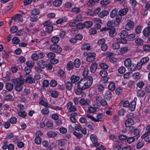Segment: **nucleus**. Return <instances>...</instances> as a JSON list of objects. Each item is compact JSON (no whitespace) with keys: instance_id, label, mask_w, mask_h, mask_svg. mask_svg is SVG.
Here are the masks:
<instances>
[{"instance_id":"obj_1","label":"nucleus","mask_w":150,"mask_h":150,"mask_svg":"<svg viewBox=\"0 0 150 150\" xmlns=\"http://www.w3.org/2000/svg\"><path fill=\"white\" fill-rule=\"evenodd\" d=\"M11 81L16 84L15 86V89L17 91H20L22 89V85L24 83V81L22 79H13Z\"/></svg>"},{"instance_id":"obj_2","label":"nucleus","mask_w":150,"mask_h":150,"mask_svg":"<svg viewBox=\"0 0 150 150\" xmlns=\"http://www.w3.org/2000/svg\"><path fill=\"white\" fill-rule=\"evenodd\" d=\"M50 48V50L53 52L59 53L61 52L62 50L61 47L56 44L51 45Z\"/></svg>"},{"instance_id":"obj_3","label":"nucleus","mask_w":150,"mask_h":150,"mask_svg":"<svg viewBox=\"0 0 150 150\" xmlns=\"http://www.w3.org/2000/svg\"><path fill=\"white\" fill-rule=\"evenodd\" d=\"M129 131L133 133L134 137H136V139H137L140 136L139 133L140 131L138 129L135 128L134 127H131L129 129Z\"/></svg>"},{"instance_id":"obj_4","label":"nucleus","mask_w":150,"mask_h":150,"mask_svg":"<svg viewBox=\"0 0 150 150\" xmlns=\"http://www.w3.org/2000/svg\"><path fill=\"white\" fill-rule=\"evenodd\" d=\"M90 138L91 141L93 143V144L91 145V146H97L99 145V144L98 143L97 138L95 135H91Z\"/></svg>"},{"instance_id":"obj_5","label":"nucleus","mask_w":150,"mask_h":150,"mask_svg":"<svg viewBox=\"0 0 150 150\" xmlns=\"http://www.w3.org/2000/svg\"><path fill=\"white\" fill-rule=\"evenodd\" d=\"M87 84V86L89 88L92 85L93 81V79L91 76H88L83 79Z\"/></svg>"},{"instance_id":"obj_6","label":"nucleus","mask_w":150,"mask_h":150,"mask_svg":"<svg viewBox=\"0 0 150 150\" xmlns=\"http://www.w3.org/2000/svg\"><path fill=\"white\" fill-rule=\"evenodd\" d=\"M78 85L79 87L81 88L82 89L85 90L88 88V86H87V84L83 79H82L80 80Z\"/></svg>"},{"instance_id":"obj_7","label":"nucleus","mask_w":150,"mask_h":150,"mask_svg":"<svg viewBox=\"0 0 150 150\" xmlns=\"http://www.w3.org/2000/svg\"><path fill=\"white\" fill-rule=\"evenodd\" d=\"M67 109L70 112H75L76 110V108L73 105L72 102H69L67 105Z\"/></svg>"},{"instance_id":"obj_8","label":"nucleus","mask_w":150,"mask_h":150,"mask_svg":"<svg viewBox=\"0 0 150 150\" xmlns=\"http://www.w3.org/2000/svg\"><path fill=\"white\" fill-rule=\"evenodd\" d=\"M134 25V23L131 21H129L127 22L125 26V29L127 30H132L133 28Z\"/></svg>"},{"instance_id":"obj_9","label":"nucleus","mask_w":150,"mask_h":150,"mask_svg":"<svg viewBox=\"0 0 150 150\" xmlns=\"http://www.w3.org/2000/svg\"><path fill=\"white\" fill-rule=\"evenodd\" d=\"M12 20H14L17 22H22L23 19L22 16L20 14H17L11 19Z\"/></svg>"},{"instance_id":"obj_10","label":"nucleus","mask_w":150,"mask_h":150,"mask_svg":"<svg viewBox=\"0 0 150 150\" xmlns=\"http://www.w3.org/2000/svg\"><path fill=\"white\" fill-rule=\"evenodd\" d=\"M96 54L95 53H92L89 54L86 58V60L87 61L91 62L94 60L95 59Z\"/></svg>"},{"instance_id":"obj_11","label":"nucleus","mask_w":150,"mask_h":150,"mask_svg":"<svg viewBox=\"0 0 150 150\" xmlns=\"http://www.w3.org/2000/svg\"><path fill=\"white\" fill-rule=\"evenodd\" d=\"M125 124L126 127L130 128L131 127H133L132 126L134 124L133 120L131 118H128L126 120Z\"/></svg>"},{"instance_id":"obj_12","label":"nucleus","mask_w":150,"mask_h":150,"mask_svg":"<svg viewBox=\"0 0 150 150\" xmlns=\"http://www.w3.org/2000/svg\"><path fill=\"white\" fill-rule=\"evenodd\" d=\"M109 35L112 37H114L116 35L115 29L114 26H112L110 28L109 32Z\"/></svg>"},{"instance_id":"obj_13","label":"nucleus","mask_w":150,"mask_h":150,"mask_svg":"<svg viewBox=\"0 0 150 150\" xmlns=\"http://www.w3.org/2000/svg\"><path fill=\"white\" fill-rule=\"evenodd\" d=\"M79 79V77L78 76H76L75 75H72L71 78V80L72 83H78Z\"/></svg>"},{"instance_id":"obj_14","label":"nucleus","mask_w":150,"mask_h":150,"mask_svg":"<svg viewBox=\"0 0 150 150\" xmlns=\"http://www.w3.org/2000/svg\"><path fill=\"white\" fill-rule=\"evenodd\" d=\"M104 98L107 100H110L112 97V93L110 91L108 90L104 93Z\"/></svg>"},{"instance_id":"obj_15","label":"nucleus","mask_w":150,"mask_h":150,"mask_svg":"<svg viewBox=\"0 0 150 150\" xmlns=\"http://www.w3.org/2000/svg\"><path fill=\"white\" fill-rule=\"evenodd\" d=\"M38 65L41 68L44 69L46 67V63L43 60H40L38 62Z\"/></svg>"},{"instance_id":"obj_16","label":"nucleus","mask_w":150,"mask_h":150,"mask_svg":"<svg viewBox=\"0 0 150 150\" xmlns=\"http://www.w3.org/2000/svg\"><path fill=\"white\" fill-rule=\"evenodd\" d=\"M136 103V102L135 101H132L130 103L128 107L131 111H133L135 110Z\"/></svg>"},{"instance_id":"obj_17","label":"nucleus","mask_w":150,"mask_h":150,"mask_svg":"<svg viewBox=\"0 0 150 150\" xmlns=\"http://www.w3.org/2000/svg\"><path fill=\"white\" fill-rule=\"evenodd\" d=\"M109 13V11L108 10H104L100 12L98 14V16L101 18H103V17L108 15Z\"/></svg>"},{"instance_id":"obj_18","label":"nucleus","mask_w":150,"mask_h":150,"mask_svg":"<svg viewBox=\"0 0 150 150\" xmlns=\"http://www.w3.org/2000/svg\"><path fill=\"white\" fill-rule=\"evenodd\" d=\"M97 67V64L96 62L92 63L90 67V70L92 73H94L96 71Z\"/></svg>"},{"instance_id":"obj_19","label":"nucleus","mask_w":150,"mask_h":150,"mask_svg":"<svg viewBox=\"0 0 150 150\" xmlns=\"http://www.w3.org/2000/svg\"><path fill=\"white\" fill-rule=\"evenodd\" d=\"M79 103L82 105H86L89 104L90 102L88 100H86L84 99L81 98L79 100Z\"/></svg>"},{"instance_id":"obj_20","label":"nucleus","mask_w":150,"mask_h":150,"mask_svg":"<svg viewBox=\"0 0 150 150\" xmlns=\"http://www.w3.org/2000/svg\"><path fill=\"white\" fill-rule=\"evenodd\" d=\"M128 35V33L125 30H122L120 33L121 38H126Z\"/></svg>"},{"instance_id":"obj_21","label":"nucleus","mask_w":150,"mask_h":150,"mask_svg":"<svg viewBox=\"0 0 150 150\" xmlns=\"http://www.w3.org/2000/svg\"><path fill=\"white\" fill-rule=\"evenodd\" d=\"M128 9L127 8H124L121 9L118 12L119 15L123 16L125 15L128 12Z\"/></svg>"},{"instance_id":"obj_22","label":"nucleus","mask_w":150,"mask_h":150,"mask_svg":"<svg viewBox=\"0 0 150 150\" xmlns=\"http://www.w3.org/2000/svg\"><path fill=\"white\" fill-rule=\"evenodd\" d=\"M143 34L145 36H148L150 35V29L148 27L146 28L143 30Z\"/></svg>"},{"instance_id":"obj_23","label":"nucleus","mask_w":150,"mask_h":150,"mask_svg":"<svg viewBox=\"0 0 150 150\" xmlns=\"http://www.w3.org/2000/svg\"><path fill=\"white\" fill-rule=\"evenodd\" d=\"M73 63L74 66L77 68H79L81 65L80 61L78 59H75Z\"/></svg>"},{"instance_id":"obj_24","label":"nucleus","mask_w":150,"mask_h":150,"mask_svg":"<svg viewBox=\"0 0 150 150\" xmlns=\"http://www.w3.org/2000/svg\"><path fill=\"white\" fill-rule=\"evenodd\" d=\"M108 88L110 90L112 91H113L115 89V85L114 82H111L108 85Z\"/></svg>"},{"instance_id":"obj_25","label":"nucleus","mask_w":150,"mask_h":150,"mask_svg":"<svg viewBox=\"0 0 150 150\" xmlns=\"http://www.w3.org/2000/svg\"><path fill=\"white\" fill-rule=\"evenodd\" d=\"M117 8H115L113 9L110 14V17L112 18L115 17L117 15Z\"/></svg>"},{"instance_id":"obj_26","label":"nucleus","mask_w":150,"mask_h":150,"mask_svg":"<svg viewBox=\"0 0 150 150\" xmlns=\"http://www.w3.org/2000/svg\"><path fill=\"white\" fill-rule=\"evenodd\" d=\"M74 68V65L73 62L72 61L69 62L67 66V69L68 70H70Z\"/></svg>"},{"instance_id":"obj_27","label":"nucleus","mask_w":150,"mask_h":150,"mask_svg":"<svg viewBox=\"0 0 150 150\" xmlns=\"http://www.w3.org/2000/svg\"><path fill=\"white\" fill-rule=\"evenodd\" d=\"M49 108L45 107L42 109L41 112L42 114L44 115H47L49 113Z\"/></svg>"},{"instance_id":"obj_28","label":"nucleus","mask_w":150,"mask_h":150,"mask_svg":"<svg viewBox=\"0 0 150 150\" xmlns=\"http://www.w3.org/2000/svg\"><path fill=\"white\" fill-rule=\"evenodd\" d=\"M47 135L49 137H56L57 134L55 132L52 131H50L47 132Z\"/></svg>"},{"instance_id":"obj_29","label":"nucleus","mask_w":150,"mask_h":150,"mask_svg":"<svg viewBox=\"0 0 150 150\" xmlns=\"http://www.w3.org/2000/svg\"><path fill=\"white\" fill-rule=\"evenodd\" d=\"M25 81L26 82L32 84L35 83V81L34 79L32 77H27L25 79Z\"/></svg>"},{"instance_id":"obj_30","label":"nucleus","mask_w":150,"mask_h":150,"mask_svg":"<svg viewBox=\"0 0 150 150\" xmlns=\"http://www.w3.org/2000/svg\"><path fill=\"white\" fill-rule=\"evenodd\" d=\"M104 116L102 113L98 114L96 117V119L95 118V122L101 121V120L103 118Z\"/></svg>"},{"instance_id":"obj_31","label":"nucleus","mask_w":150,"mask_h":150,"mask_svg":"<svg viewBox=\"0 0 150 150\" xmlns=\"http://www.w3.org/2000/svg\"><path fill=\"white\" fill-rule=\"evenodd\" d=\"M62 1L61 0H55L53 2V5L56 7L60 6L62 4Z\"/></svg>"},{"instance_id":"obj_32","label":"nucleus","mask_w":150,"mask_h":150,"mask_svg":"<svg viewBox=\"0 0 150 150\" xmlns=\"http://www.w3.org/2000/svg\"><path fill=\"white\" fill-rule=\"evenodd\" d=\"M59 40V38L57 36H53L51 39V41L53 43H54V44L57 43Z\"/></svg>"},{"instance_id":"obj_33","label":"nucleus","mask_w":150,"mask_h":150,"mask_svg":"<svg viewBox=\"0 0 150 150\" xmlns=\"http://www.w3.org/2000/svg\"><path fill=\"white\" fill-rule=\"evenodd\" d=\"M66 89L69 91L71 90L72 88V83L70 81H67L65 84Z\"/></svg>"},{"instance_id":"obj_34","label":"nucleus","mask_w":150,"mask_h":150,"mask_svg":"<svg viewBox=\"0 0 150 150\" xmlns=\"http://www.w3.org/2000/svg\"><path fill=\"white\" fill-rule=\"evenodd\" d=\"M84 90L82 89L81 88H80L77 85V88L75 90V92L77 95H80L82 93V91Z\"/></svg>"},{"instance_id":"obj_35","label":"nucleus","mask_w":150,"mask_h":150,"mask_svg":"<svg viewBox=\"0 0 150 150\" xmlns=\"http://www.w3.org/2000/svg\"><path fill=\"white\" fill-rule=\"evenodd\" d=\"M131 59L130 58H127L125 60L124 63L125 66L128 67L131 64Z\"/></svg>"},{"instance_id":"obj_36","label":"nucleus","mask_w":150,"mask_h":150,"mask_svg":"<svg viewBox=\"0 0 150 150\" xmlns=\"http://www.w3.org/2000/svg\"><path fill=\"white\" fill-rule=\"evenodd\" d=\"M6 89L9 91H11L13 88V86L11 83H7L6 84Z\"/></svg>"},{"instance_id":"obj_37","label":"nucleus","mask_w":150,"mask_h":150,"mask_svg":"<svg viewBox=\"0 0 150 150\" xmlns=\"http://www.w3.org/2000/svg\"><path fill=\"white\" fill-rule=\"evenodd\" d=\"M96 106H95V108L91 106L90 107L88 108V111L89 113H93L96 111Z\"/></svg>"},{"instance_id":"obj_38","label":"nucleus","mask_w":150,"mask_h":150,"mask_svg":"<svg viewBox=\"0 0 150 150\" xmlns=\"http://www.w3.org/2000/svg\"><path fill=\"white\" fill-rule=\"evenodd\" d=\"M132 77L134 79L137 80L140 78L141 75L139 72H136L133 74Z\"/></svg>"},{"instance_id":"obj_39","label":"nucleus","mask_w":150,"mask_h":150,"mask_svg":"<svg viewBox=\"0 0 150 150\" xmlns=\"http://www.w3.org/2000/svg\"><path fill=\"white\" fill-rule=\"evenodd\" d=\"M149 58L147 57H146L142 58L140 59V61L144 65L147 63L149 61Z\"/></svg>"},{"instance_id":"obj_40","label":"nucleus","mask_w":150,"mask_h":150,"mask_svg":"<svg viewBox=\"0 0 150 150\" xmlns=\"http://www.w3.org/2000/svg\"><path fill=\"white\" fill-rule=\"evenodd\" d=\"M84 28H89L92 26V22L91 21L85 22L83 23Z\"/></svg>"},{"instance_id":"obj_41","label":"nucleus","mask_w":150,"mask_h":150,"mask_svg":"<svg viewBox=\"0 0 150 150\" xmlns=\"http://www.w3.org/2000/svg\"><path fill=\"white\" fill-rule=\"evenodd\" d=\"M40 13V11L39 9H34L32 10L31 11L32 15H38Z\"/></svg>"},{"instance_id":"obj_42","label":"nucleus","mask_w":150,"mask_h":150,"mask_svg":"<svg viewBox=\"0 0 150 150\" xmlns=\"http://www.w3.org/2000/svg\"><path fill=\"white\" fill-rule=\"evenodd\" d=\"M77 28L79 29H83L84 28V26L83 23H79L76 24V25Z\"/></svg>"},{"instance_id":"obj_43","label":"nucleus","mask_w":150,"mask_h":150,"mask_svg":"<svg viewBox=\"0 0 150 150\" xmlns=\"http://www.w3.org/2000/svg\"><path fill=\"white\" fill-rule=\"evenodd\" d=\"M53 30V27L50 25L47 27L46 28V31L48 33H50Z\"/></svg>"},{"instance_id":"obj_44","label":"nucleus","mask_w":150,"mask_h":150,"mask_svg":"<svg viewBox=\"0 0 150 150\" xmlns=\"http://www.w3.org/2000/svg\"><path fill=\"white\" fill-rule=\"evenodd\" d=\"M52 96L54 98H57L59 95L58 92L56 90L52 91L51 93Z\"/></svg>"},{"instance_id":"obj_45","label":"nucleus","mask_w":150,"mask_h":150,"mask_svg":"<svg viewBox=\"0 0 150 150\" xmlns=\"http://www.w3.org/2000/svg\"><path fill=\"white\" fill-rule=\"evenodd\" d=\"M100 76L103 77H107L108 75L106 71L104 70L101 71H100Z\"/></svg>"},{"instance_id":"obj_46","label":"nucleus","mask_w":150,"mask_h":150,"mask_svg":"<svg viewBox=\"0 0 150 150\" xmlns=\"http://www.w3.org/2000/svg\"><path fill=\"white\" fill-rule=\"evenodd\" d=\"M46 55L48 58H50V59H52L55 57V54L52 52H49L48 54L46 53Z\"/></svg>"},{"instance_id":"obj_47","label":"nucleus","mask_w":150,"mask_h":150,"mask_svg":"<svg viewBox=\"0 0 150 150\" xmlns=\"http://www.w3.org/2000/svg\"><path fill=\"white\" fill-rule=\"evenodd\" d=\"M39 104L42 105H43L45 107L50 108L49 105L48 103L43 100L40 101L39 103Z\"/></svg>"},{"instance_id":"obj_48","label":"nucleus","mask_w":150,"mask_h":150,"mask_svg":"<svg viewBox=\"0 0 150 150\" xmlns=\"http://www.w3.org/2000/svg\"><path fill=\"white\" fill-rule=\"evenodd\" d=\"M19 39L17 37H13L12 39V42L13 44H18L20 42Z\"/></svg>"},{"instance_id":"obj_49","label":"nucleus","mask_w":150,"mask_h":150,"mask_svg":"<svg viewBox=\"0 0 150 150\" xmlns=\"http://www.w3.org/2000/svg\"><path fill=\"white\" fill-rule=\"evenodd\" d=\"M137 94L138 96L141 97L144 96L145 93L143 91L140 90L138 91Z\"/></svg>"},{"instance_id":"obj_50","label":"nucleus","mask_w":150,"mask_h":150,"mask_svg":"<svg viewBox=\"0 0 150 150\" xmlns=\"http://www.w3.org/2000/svg\"><path fill=\"white\" fill-rule=\"evenodd\" d=\"M98 89L99 92H101L104 91V87L102 84H99L97 85Z\"/></svg>"},{"instance_id":"obj_51","label":"nucleus","mask_w":150,"mask_h":150,"mask_svg":"<svg viewBox=\"0 0 150 150\" xmlns=\"http://www.w3.org/2000/svg\"><path fill=\"white\" fill-rule=\"evenodd\" d=\"M18 114L20 117H24L26 116L27 113L24 111H20L18 112Z\"/></svg>"},{"instance_id":"obj_52","label":"nucleus","mask_w":150,"mask_h":150,"mask_svg":"<svg viewBox=\"0 0 150 150\" xmlns=\"http://www.w3.org/2000/svg\"><path fill=\"white\" fill-rule=\"evenodd\" d=\"M59 131L62 134H64L67 132V130L66 128L62 127L59 129Z\"/></svg>"},{"instance_id":"obj_53","label":"nucleus","mask_w":150,"mask_h":150,"mask_svg":"<svg viewBox=\"0 0 150 150\" xmlns=\"http://www.w3.org/2000/svg\"><path fill=\"white\" fill-rule=\"evenodd\" d=\"M125 70L126 69L125 67H121L118 69V71L120 74H123L125 73Z\"/></svg>"},{"instance_id":"obj_54","label":"nucleus","mask_w":150,"mask_h":150,"mask_svg":"<svg viewBox=\"0 0 150 150\" xmlns=\"http://www.w3.org/2000/svg\"><path fill=\"white\" fill-rule=\"evenodd\" d=\"M105 40L104 39L102 38L98 41V44L101 46L104 44H105Z\"/></svg>"},{"instance_id":"obj_55","label":"nucleus","mask_w":150,"mask_h":150,"mask_svg":"<svg viewBox=\"0 0 150 150\" xmlns=\"http://www.w3.org/2000/svg\"><path fill=\"white\" fill-rule=\"evenodd\" d=\"M103 99L102 97L100 95L98 94L96 95V100L97 103H100Z\"/></svg>"},{"instance_id":"obj_56","label":"nucleus","mask_w":150,"mask_h":150,"mask_svg":"<svg viewBox=\"0 0 150 150\" xmlns=\"http://www.w3.org/2000/svg\"><path fill=\"white\" fill-rule=\"evenodd\" d=\"M112 47L113 49H118L119 48L120 45L118 43H115L112 45Z\"/></svg>"},{"instance_id":"obj_57","label":"nucleus","mask_w":150,"mask_h":150,"mask_svg":"<svg viewBox=\"0 0 150 150\" xmlns=\"http://www.w3.org/2000/svg\"><path fill=\"white\" fill-rule=\"evenodd\" d=\"M108 48V45L106 44H104L100 46V48L101 50L103 51H105Z\"/></svg>"},{"instance_id":"obj_58","label":"nucleus","mask_w":150,"mask_h":150,"mask_svg":"<svg viewBox=\"0 0 150 150\" xmlns=\"http://www.w3.org/2000/svg\"><path fill=\"white\" fill-rule=\"evenodd\" d=\"M144 83L142 81L139 82L137 83L136 85L139 88H142L144 86Z\"/></svg>"},{"instance_id":"obj_59","label":"nucleus","mask_w":150,"mask_h":150,"mask_svg":"<svg viewBox=\"0 0 150 150\" xmlns=\"http://www.w3.org/2000/svg\"><path fill=\"white\" fill-rule=\"evenodd\" d=\"M24 71L26 74H29L31 71V68L26 67L25 68Z\"/></svg>"},{"instance_id":"obj_60","label":"nucleus","mask_w":150,"mask_h":150,"mask_svg":"<svg viewBox=\"0 0 150 150\" xmlns=\"http://www.w3.org/2000/svg\"><path fill=\"white\" fill-rule=\"evenodd\" d=\"M128 50V47H124L121 48L120 51V53L121 54H123L127 52Z\"/></svg>"},{"instance_id":"obj_61","label":"nucleus","mask_w":150,"mask_h":150,"mask_svg":"<svg viewBox=\"0 0 150 150\" xmlns=\"http://www.w3.org/2000/svg\"><path fill=\"white\" fill-rule=\"evenodd\" d=\"M31 57L35 61H37L39 58L38 54L35 53L33 54L31 56Z\"/></svg>"},{"instance_id":"obj_62","label":"nucleus","mask_w":150,"mask_h":150,"mask_svg":"<svg viewBox=\"0 0 150 150\" xmlns=\"http://www.w3.org/2000/svg\"><path fill=\"white\" fill-rule=\"evenodd\" d=\"M100 66L103 69H107L108 68V65L104 63H100Z\"/></svg>"},{"instance_id":"obj_63","label":"nucleus","mask_w":150,"mask_h":150,"mask_svg":"<svg viewBox=\"0 0 150 150\" xmlns=\"http://www.w3.org/2000/svg\"><path fill=\"white\" fill-rule=\"evenodd\" d=\"M41 139L40 137H36L35 139V142L37 144H41Z\"/></svg>"},{"instance_id":"obj_64","label":"nucleus","mask_w":150,"mask_h":150,"mask_svg":"<svg viewBox=\"0 0 150 150\" xmlns=\"http://www.w3.org/2000/svg\"><path fill=\"white\" fill-rule=\"evenodd\" d=\"M143 49L146 51H150V45H144L143 47Z\"/></svg>"}]
</instances>
